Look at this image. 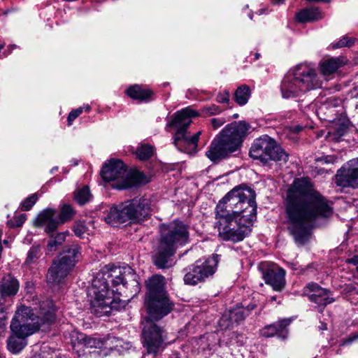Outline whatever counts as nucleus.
Returning a JSON list of instances; mask_svg holds the SVG:
<instances>
[{
  "mask_svg": "<svg viewBox=\"0 0 358 358\" xmlns=\"http://www.w3.org/2000/svg\"><path fill=\"white\" fill-rule=\"evenodd\" d=\"M285 207L287 229L299 245L308 241L317 217H328L333 213L329 201L304 179L294 180L287 190Z\"/></svg>",
  "mask_w": 358,
  "mask_h": 358,
  "instance_id": "1",
  "label": "nucleus"
},
{
  "mask_svg": "<svg viewBox=\"0 0 358 358\" xmlns=\"http://www.w3.org/2000/svg\"><path fill=\"white\" fill-rule=\"evenodd\" d=\"M37 315L30 307L22 306L17 309L10 328L15 336H10L8 341V348L13 353L20 352L26 345L22 340L35 332L41 325L50 324L55 320V308L53 301L45 299L39 303L35 308Z\"/></svg>",
  "mask_w": 358,
  "mask_h": 358,
  "instance_id": "2",
  "label": "nucleus"
},
{
  "mask_svg": "<svg viewBox=\"0 0 358 358\" xmlns=\"http://www.w3.org/2000/svg\"><path fill=\"white\" fill-rule=\"evenodd\" d=\"M250 125L245 122L227 124L213 140L206 156L213 163L229 157L240 149Z\"/></svg>",
  "mask_w": 358,
  "mask_h": 358,
  "instance_id": "3",
  "label": "nucleus"
},
{
  "mask_svg": "<svg viewBox=\"0 0 358 358\" xmlns=\"http://www.w3.org/2000/svg\"><path fill=\"white\" fill-rule=\"evenodd\" d=\"M255 192L251 188L236 187L217 204L215 213L232 215L243 219H257Z\"/></svg>",
  "mask_w": 358,
  "mask_h": 358,
  "instance_id": "4",
  "label": "nucleus"
},
{
  "mask_svg": "<svg viewBox=\"0 0 358 358\" xmlns=\"http://www.w3.org/2000/svg\"><path fill=\"white\" fill-rule=\"evenodd\" d=\"M322 87L315 69L308 63H301L289 70L282 80L280 92L284 99L294 98Z\"/></svg>",
  "mask_w": 358,
  "mask_h": 358,
  "instance_id": "5",
  "label": "nucleus"
},
{
  "mask_svg": "<svg viewBox=\"0 0 358 358\" xmlns=\"http://www.w3.org/2000/svg\"><path fill=\"white\" fill-rule=\"evenodd\" d=\"M160 241L155 264L159 268L168 266L169 259L173 256L178 246L188 243L189 226L182 221L175 220L160 225Z\"/></svg>",
  "mask_w": 358,
  "mask_h": 358,
  "instance_id": "6",
  "label": "nucleus"
},
{
  "mask_svg": "<svg viewBox=\"0 0 358 358\" xmlns=\"http://www.w3.org/2000/svg\"><path fill=\"white\" fill-rule=\"evenodd\" d=\"M111 278L113 286L120 284L124 287V278L121 267L113 265H106L96 274L88 288L87 296L92 307L105 308L110 305L112 308H115V301L111 299L108 289V279Z\"/></svg>",
  "mask_w": 358,
  "mask_h": 358,
  "instance_id": "7",
  "label": "nucleus"
},
{
  "mask_svg": "<svg viewBox=\"0 0 358 358\" xmlns=\"http://www.w3.org/2000/svg\"><path fill=\"white\" fill-rule=\"evenodd\" d=\"M146 320H159L167 315L173 308V303L170 301L165 289V279L162 275H153L146 282Z\"/></svg>",
  "mask_w": 358,
  "mask_h": 358,
  "instance_id": "8",
  "label": "nucleus"
},
{
  "mask_svg": "<svg viewBox=\"0 0 358 358\" xmlns=\"http://www.w3.org/2000/svg\"><path fill=\"white\" fill-rule=\"evenodd\" d=\"M150 210V200L143 197L113 206L107 211L104 220L111 226L128 221L140 222L149 216Z\"/></svg>",
  "mask_w": 358,
  "mask_h": 358,
  "instance_id": "9",
  "label": "nucleus"
},
{
  "mask_svg": "<svg viewBox=\"0 0 358 358\" xmlns=\"http://www.w3.org/2000/svg\"><path fill=\"white\" fill-rule=\"evenodd\" d=\"M102 178L106 181H114L113 187L117 189H125L148 182L146 176L138 171L127 172V167L120 159H111L106 164L101 171Z\"/></svg>",
  "mask_w": 358,
  "mask_h": 358,
  "instance_id": "10",
  "label": "nucleus"
},
{
  "mask_svg": "<svg viewBox=\"0 0 358 358\" xmlns=\"http://www.w3.org/2000/svg\"><path fill=\"white\" fill-rule=\"evenodd\" d=\"M215 227L219 237L224 241L234 243L243 241L251 232L252 219H243L232 215L215 213Z\"/></svg>",
  "mask_w": 358,
  "mask_h": 358,
  "instance_id": "11",
  "label": "nucleus"
},
{
  "mask_svg": "<svg viewBox=\"0 0 358 358\" xmlns=\"http://www.w3.org/2000/svg\"><path fill=\"white\" fill-rule=\"evenodd\" d=\"M80 255V248L76 245L66 248L53 261L47 274V282L51 286L62 284L69 274Z\"/></svg>",
  "mask_w": 358,
  "mask_h": 358,
  "instance_id": "12",
  "label": "nucleus"
},
{
  "mask_svg": "<svg viewBox=\"0 0 358 358\" xmlns=\"http://www.w3.org/2000/svg\"><path fill=\"white\" fill-rule=\"evenodd\" d=\"M250 156L264 164L273 161L280 164H285L289 155L277 142L267 135L257 138L250 149Z\"/></svg>",
  "mask_w": 358,
  "mask_h": 358,
  "instance_id": "13",
  "label": "nucleus"
},
{
  "mask_svg": "<svg viewBox=\"0 0 358 358\" xmlns=\"http://www.w3.org/2000/svg\"><path fill=\"white\" fill-rule=\"evenodd\" d=\"M219 255H214L206 259H199L185 268L184 282L188 285H196L212 276L217 268Z\"/></svg>",
  "mask_w": 358,
  "mask_h": 358,
  "instance_id": "14",
  "label": "nucleus"
},
{
  "mask_svg": "<svg viewBox=\"0 0 358 358\" xmlns=\"http://www.w3.org/2000/svg\"><path fill=\"white\" fill-rule=\"evenodd\" d=\"M75 212L69 204L60 206V213L57 219V211L54 208H48L41 212L36 219L37 226H43L48 234L55 231L60 224L70 221L74 216Z\"/></svg>",
  "mask_w": 358,
  "mask_h": 358,
  "instance_id": "15",
  "label": "nucleus"
},
{
  "mask_svg": "<svg viewBox=\"0 0 358 358\" xmlns=\"http://www.w3.org/2000/svg\"><path fill=\"white\" fill-rule=\"evenodd\" d=\"M166 335L152 321L146 320L142 331V343L148 354L156 356L166 346Z\"/></svg>",
  "mask_w": 358,
  "mask_h": 358,
  "instance_id": "16",
  "label": "nucleus"
},
{
  "mask_svg": "<svg viewBox=\"0 0 358 358\" xmlns=\"http://www.w3.org/2000/svg\"><path fill=\"white\" fill-rule=\"evenodd\" d=\"M78 341L85 348L98 349V355L102 357L107 356L113 350L120 351L123 347L122 341L113 336L101 339L80 334L78 336Z\"/></svg>",
  "mask_w": 358,
  "mask_h": 358,
  "instance_id": "17",
  "label": "nucleus"
},
{
  "mask_svg": "<svg viewBox=\"0 0 358 358\" xmlns=\"http://www.w3.org/2000/svg\"><path fill=\"white\" fill-rule=\"evenodd\" d=\"M263 279L277 292L282 291L286 285L285 271L278 265L272 263H264L261 266Z\"/></svg>",
  "mask_w": 358,
  "mask_h": 358,
  "instance_id": "18",
  "label": "nucleus"
},
{
  "mask_svg": "<svg viewBox=\"0 0 358 358\" xmlns=\"http://www.w3.org/2000/svg\"><path fill=\"white\" fill-rule=\"evenodd\" d=\"M199 113H176L173 117L168 120L166 129L171 131V129L176 130L173 143L177 148L181 143V140L187 134V128L192 122V117H197Z\"/></svg>",
  "mask_w": 358,
  "mask_h": 358,
  "instance_id": "19",
  "label": "nucleus"
},
{
  "mask_svg": "<svg viewBox=\"0 0 358 358\" xmlns=\"http://www.w3.org/2000/svg\"><path fill=\"white\" fill-rule=\"evenodd\" d=\"M335 182L342 187L358 188V159L350 161L337 171Z\"/></svg>",
  "mask_w": 358,
  "mask_h": 358,
  "instance_id": "20",
  "label": "nucleus"
},
{
  "mask_svg": "<svg viewBox=\"0 0 358 358\" xmlns=\"http://www.w3.org/2000/svg\"><path fill=\"white\" fill-rule=\"evenodd\" d=\"M303 293L309 300L317 304V308L319 312L322 313L324 308L334 301L331 296L330 290L322 288L317 283L310 282L303 289Z\"/></svg>",
  "mask_w": 358,
  "mask_h": 358,
  "instance_id": "21",
  "label": "nucleus"
},
{
  "mask_svg": "<svg viewBox=\"0 0 358 358\" xmlns=\"http://www.w3.org/2000/svg\"><path fill=\"white\" fill-rule=\"evenodd\" d=\"M290 323L291 320L288 318L281 319L276 322L265 326L261 330V335L266 338L277 336L282 339H285L288 335L287 327Z\"/></svg>",
  "mask_w": 358,
  "mask_h": 358,
  "instance_id": "22",
  "label": "nucleus"
},
{
  "mask_svg": "<svg viewBox=\"0 0 358 358\" xmlns=\"http://www.w3.org/2000/svg\"><path fill=\"white\" fill-rule=\"evenodd\" d=\"M248 312V309L237 308L225 313L220 320V327L225 330L231 329L234 324H238L243 322Z\"/></svg>",
  "mask_w": 358,
  "mask_h": 358,
  "instance_id": "23",
  "label": "nucleus"
},
{
  "mask_svg": "<svg viewBox=\"0 0 358 358\" xmlns=\"http://www.w3.org/2000/svg\"><path fill=\"white\" fill-rule=\"evenodd\" d=\"M333 124L337 126L333 134V140L339 141L342 136H346L350 132L356 131V128L350 123V120L342 113L339 117L334 119Z\"/></svg>",
  "mask_w": 358,
  "mask_h": 358,
  "instance_id": "24",
  "label": "nucleus"
},
{
  "mask_svg": "<svg viewBox=\"0 0 358 358\" xmlns=\"http://www.w3.org/2000/svg\"><path fill=\"white\" fill-rule=\"evenodd\" d=\"M122 273L124 280V287L129 289L133 294L140 292L141 287L138 276L133 268L129 266L122 267Z\"/></svg>",
  "mask_w": 358,
  "mask_h": 358,
  "instance_id": "25",
  "label": "nucleus"
},
{
  "mask_svg": "<svg viewBox=\"0 0 358 358\" xmlns=\"http://www.w3.org/2000/svg\"><path fill=\"white\" fill-rule=\"evenodd\" d=\"M20 287L18 280L11 275H7L0 281V292L7 296H15Z\"/></svg>",
  "mask_w": 358,
  "mask_h": 358,
  "instance_id": "26",
  "label": "nucleus"
},
{
  "mask_svg": "<svg viewBox=\"0 0 358 358\" xmlns=\"http://www.w3.org/2000/svg\"><path fill=\"white\" fill-rule=\"evenodd\" d=\"M128 96L134 100L142 101H149L153 94L152 92L147 88H144L138 85L130 86L126 90Z\"/></svg>",
  "mask_w": 358,
  "mask_h": 358,
  "instance_id": "27",
  "label": "nucleus"
},
{
  "mask_svg": "<svg viewBox=\"0 0 358 358\" xmlns=\"http://www.w3.org/2000/svg\"><path fill=\"white\" fill-rule=\"evenodd\" d=\"M344 64L341 57H331L320 63V72L324 76H330L337 71Z\"/></svg>",
  "mask_w": 358,
  "mask_h": 358,
  "instance_id": "28",
  "label": "nucleus"
},
{
  "mask_svg": "<svg viewBox=\"0 0 358 358\" xmlns=\"http://www.w3.org/2000/svg\"><path fill=\"white\" fill-rule=\"evenodd\" d=\"M201 134V131H198L192 136H187L186 134L181 140V143L177 146V148L181 152L188 154L195 152L196 151L197 143Z\"/></svg>",
  "mask_w": 358,
  "mask_h": 358,
  "instance_id": "29",
  "label": "nucleus"
},
{
  "mask_svg": "<svg viewBox=\"0 0 358 358\" xmlns=\"http://www.w3.org/2000/svg\"><path fill=\"white\" fill-rule=\"evenodd\" d=\"M299 22L317 21L322 18V13L318 8H307L300 10L296 15Z\"/></svg>",
  "mask_w": 358,
  "mask_h": 358,
  "instance_id": "30",
  "label": "nucleus"
},
{
  "mask_svg": "<svg viewBox=\"0 0 358 358\" xmlns=\"http://www.w3.org/2000/svg\"><path fill=\"white\" fill-rule=\"evenodd\" d=\"M251 95V91L249 86L243 85L238 87L234 94V101L239 106L245 105Z\"/></svg>",
  "mask_w": 358,
  "mask_h": 358,
  "instance_id": "31",
  "label": "nucleus"
},
{
  "mask_svg": "<svg viewBox=\"0 0 358 358\" xmlns=\"http://www.w3.org/2000/svg\"><path fill=\"white\" fill-rule=\"evenodd\" d=\"M68 231L57 233L55 236H52L48 243V249L49 251H56L59 245H61L66 240Z\"/></svg>",
  "mask_w": 358,
  "mask_h": 358,
  "instance_id": "32",
  "label": "nucleus"
},
{
  "mask_svg": "<svg viewBox=\"0 0 358 358\" xmlns=\"http://www.w3.org/2000/svg\"><path fill=\"white\" fill-rule=\"evenodd\" d=\"M92 197L90 189L85 186L81 189L76 190L74 193V199L80 205H84L88 202Z\"/></svg>",
  "mask_w": 358,
  "mask_h": 358,
  "instance_id": "33",
  "label": "nucleus"
},
{
  "mask_svg": "<svg viewBox=\"0 0 358 358\" xmlns=\"http://www.w3.org/2000/svg\"><path fill=\"white\" fill-rule=\"evenodd\" d=\"M154 148L152 146L148 144H143L137 148L136 150V155L138 159L144 161L150 159L152 156Z\"/></svg>",
  "mask_w": 358,
  "mask_h": 358,
  "instance_id": "34",
  "label": "nucleus"
},
{
  "mask_svg": "<svg viewBox=\"0 0 358 358\" xmlns=\"http://www.w3.org/2000/svg\"><path fill=\"white\" fill-rule=\"evenodd\" d=\"M41 249L39 245H33L31 247L27 253V257L25 264L27 265L35 263L41 256Z\"/></svg>",
  "mask_w": 358,
  "mask_h": 358,
  "instance_id": "35",
  "label": "nucleus"
},
{
  "mask_svg": "<svg viewBox=\"0 0 358 358\" xmlns=\"http://www.w3.org/2000/svg\"><path fill=\"white\" fill-rule=\"evenodd\" d=\"M38 199V196L37 194H32L21 203V209L24 211L29 210L32 208V206L36 203Z\"/></svg>",
  "mask_w": 358,
  "mask_h": 358,
  "instance_id": "36",
  "label": "nucleus"
},
{
  "mask_svg": "<svg viewBox=\"0 0 358 358\" xmlns=\"http://www.w3.org/2000/svg\"><path fill=\"white\" fill-rule=\"evenodd\" d=\"M26 220V217L24 215H20L18 216H15L13 220L8 221V225L11 227H21Z\"/></svg>",
  "mask_w": 358,
  "mask_h": 358,
  "instance_id": "37",
  "label": "nucleus"
},
{
  "mask_svg": "<svg viewBox=\"0 0 358 358\" xmlns=\"http://www.w3.org/2000/svg\"><path fill=\"white\" fill-rule=\"evenodd\" d=\"M354 44V41L352 38L348 37H343L337 43L332 44L334 49L340 48L343 47H350Z\"/></svg>",
  "mask_w": 358,
  "mask_h": 358,
  "instance_id": "38",
  "label": "nucleus"
},
{
  "mask_svg": "<svg viewBox=\"0 0 358 358\" xmlns=\"http://www.w3.org/2000/svg\"><path fill=\"white\" fill-rule=\"evenodd\" d=\"M73 229L75 234L80 238L87 231V227L83 222H76Z\"/></svg>",
  "mask_w": 358,
  "mask_h": 358,
  "instance_id": "39",
  "label": "nucleus"
},
{
  "mask_svg": "<svg viewBox=\"0 0 358 358\" xmlns=\"http://www.w3.org/2000/svg\"><path fill=\"white\" fill-rule=\"evenodd\" d=\"M357 341H358V332H355L354 334H350L348 338L342 340L340 345L341 346L350 345L353 342H355Z\"/></svg>",
  "mask_w": 358,
  "mask_h": 358,
  "instance_id": "40",
  "label": "nucleus"
},
{
  "mask_svg": "<svg viewBox=\"0 0 358 358\" xmlns=\"http://www.w3.org/2000/svg\"><path fill=\"white\" fill-rule=\"evenodd\" d=\"M211 124L214 129H217L226 122V120L224 117H215L210 120Z\"/></svg>",
  "mask_w": 358,
  "mask_h": 358,
  "instance_id": "41",
  "label": "nucleus"
},
{
  "mask_svg": "<svg viewBox=\"0 0 358 358\" xmlns=\"http://www.w3.org/2000/svg\"><path fill=\"white\" fill-rule=\"evenodd\" d=\"M230 94L227 91L220 93L217 96V100L220 103H227L229 101Z\"/></svg>",
  "mask_w": 358,
  "mask_h": 358,
  "instance_id": "42",
  "label": "nucleus"
},
{
  "mask_svg": "<svg viewBox=\"0 0 358 358\" xmlns=\"http://www.w3.org/2000/svg\"><path fill=\"white\" fill-rule=\"evenodd\" d=\"M338 157L334 155H328L324 157H321L317 159V161L321 162L324 164H334L336 162Z\"/></svg>",
  "mask_w": 358,
  "mask_h": 358,
  "instance_id": "43",
  "label": "nucleus"
},
{
  "mask_svg": "<svg viewBox=\"0 0 358 358\" xmlns=\"http://www.w3.org/2000/svg\"><path fill=\"white\" fill-rule=\"evenodd\" d=\"M79 113H69L67 117L68 126H71L73 122L78 117Z\"/></svg>",
  "mask_w": 358,
  "mask_h": 358,
  "instance_id": "44",
  "label": "nucleus"
},
{
  "mask_svg": "<svg viewBox=\"0 0 358 358\" xmlns=\"http://www.w3.org/2000/svg\"><path fill=\"white\" fill-rule=\"evenodd\" d=\"M346 262L355 265L356 266V271L358 272V256H354L350 259H348Z\"/></svg>",
  "mask_w": 358,
  "mask_h": 358,
  "instance_id": "45",
  "label": "nucleus"
},
{
  "mask_svg": "<svg viewBox=\"0 0 358 358\" xmlns=\"http://www.w3.org/2000/svg\"><path fill=\"white\" fill-rule=\"evenodd\" d=\"M6 333V322H0V338L5 336Z\"/></svg>",
  "mask_w": 358,
  "mask_h": 358,
  "instance_id": "46",
  "label": "nucleus"
},
{
  "mask_svg": "<svg viewBox=\"0 0 358 358\" xmlns=\"http://www.w3.org/2000/svg\"><path fill=\"white\" fill-rule=\"evenodd\" d=\"M91 109H92L91 106L89 104H86V105H84L82 107H79V108H76L75 110H72L71 112L78 113V112H83L84 110L87 112V111L90 110Z\"/></svg>",
  "mask_w": 358,
  "mask_h": 358,
  "instance_id": "47",
  "label": "nucleus"
},
{
  "mask_svg": "<svg viewBox=\"0 0 358 358\" xmlns=\"http://www.w3.org/2000/svg\"><path fill=\"white\" fill-rule=\"evenodd\" d=\"M6 316L3 310H0V322H6Z\"/></svg>",
  "mask_w": 358,
  "mask_h": 358,
  "instance_id": "48",
  "label": "nucleus"
},
{
  "mask_svg": "<svg viewBox=\"0 0 358 358\" xmlns=\"http://www.w3.org/2000/svg\"><path fill=\"white\" fill-rule=\"evenodd\" d=\"M177 112H187V113H189V112H196L194 109H192V108L190 107H187V108H182L180 110H178Z\"/></svg>",
  "mask_w": 358,
  "mask_h": 358,
  "instance_id": "49",
  "label": "nucleus"
},
{
  "mask_svg": "<svg viewBox=\"0 0 358 358\" xmlns=\"http://www.w3.org/2000/svg\"><path fill=\"white\" fill-rule=\"evenodd\" d=\"M319 329L322 330V331L327 330V324L322 322L321 324L319 326Z\"/></svg>",
  "mask_w": 358,
  "mask_h": 358,
  "instance_id": "50",
  "label": "nucleus"
},
{
  "mask_svg": "<svg viewBox=\"0 0 358 358\" xmlns=\"http://www.w3.org/2000/svg\"><path fill=\"white\" fill-rule=\"evenodd\" d=\"M308 1H310V2H325V3H329L331 1V0H307Z\"/></svg>",
  "mask_w": 358,
  "mask_h": 358,
  "instance_id": "51",
  "label": "nucleus"
},
{
  "mask_svg": "<svg viewBox=\"0 0 358 358\" xmlns=\"http://www.w3.org/2000/svg\"><path fill=\"white\" fill-rule=\"evenodd\" d=\"M217 110V108L215 105H212L210 108L207 109L206 112H210V110H214L216 111Z\"/></svg>",
  "mask_w": 358,
  "mask_h": 358,
  "instance_id": "52",
  "label": "nucleus"
},
{
  "mask_svg": "<svg viewBox=\"0 0 358 358\" xmlns=\"http://www.w3.org/2000/svg\"><path fill=\"white\" fill-rule=\"evenodd\" d=\"M170 358H180L178 352H173L171 355Z\"/></svg>",
  "mask_w": 358,
  "mask_h": 358,
  "instance_id": "53",
  "label": "nucleus"
},
{
  "mask_svg": "<svg viewBox=\"0 0 358 358\" xmlns=\"http://www.w3.org/2000/svg\"><path fill=\"white\" fill-rule=\"evenodd\" d=\"M5 297L6 296L2 294V292H0V305L3 303Z\"/></svg>",
  "mask_w": 358,
  "mask_h": 358,
  "instance_id": "54",
  "label": "nucleus"
},
{
  "mask_svg": "<svg viewBox=\"0 0 358 358\" xmlns=\"http://www.w3.org/2000/svg\"><path fill=\"white\" fill-rule=\"evenodd\" d=\"M284 0H272V2L273 3H280L281 2H282Z\"/></svg>",
  "mask_w": 358,
  "mask_h": 358,
  "instance_id": "55",
  "label": "nucleus"
},
{
  "mask_svg": "<svg viewBox=\"0 0 358 358\" xmlns=\"http://www.w3.org/2000/svg\"><path fill=\"white\" fill-rule=\"evenodd\" d=\"M259 57H260L259 53L256 52V53L255 54V60H257V59L259 58Z\"/></svg>",
  "mask_w": 358,
  "mask_h": 358,
  "instance_id": "56",
  "label": "nucleus"
},
{
  "mask_svg": "<svg viewBox=\"0 0 358 358\" xmlns=\"http://www.w3.org/2000/svg\"><path fill=\"white\" fill-rule=\"evenodd\" d=\"M301 129H302V127H300V126H297V127H296V131H301Z\"/></svg>",
  "mask_w": 358,
  "mask_h": 358,
  "instance_id": "57",
  "label": "nucleus"
},
{
  "mask_svg": "<svg viewBox=\"0 0 358 358\" xmlns=\"http://www.w3.org/2000/svg\"><path fill=\"white\" fill-rule=\"evenodd\" d=\"M314 106H315V105L311 104V105L310 106V110H313V107H314Z\"/></svg>",
  "mask_w": 358,
  "mask_h": 358,
  "instance_id": "58",
  "label": "nucleus"
},
{
  "mask_svg": "<svg viewBox=\"0 0 358 358\" xmlns=\"http://www.w3.org/2000/svg\"><path fill=\"white\" fill-rule=\"evenodd\" d=\"M271 300L272 301H275L276 300V297L275 296H272L271 297Z\"/></svg>",
  "mask_w": 358,
  "mask_h": 358,
  "instance_id": "59",
  "label": "nucleus"
},
{
  "mask_svg": "<svg viewBox=\"0 0 358 358\" xmlns=\"http://www.w3.org/2000/svg\"><path fill=\"white\" fill-rule=\"evenodd\" d=\"M238 114H236V113H235V114L234 115V118H237V117H238Z\"/></svg>",
  "mask_w": 358,
  "mask_h": 358,
  "instance_id": "60",
  "label": "nucleus"
},
{
  "mask_svg": "<svg viewBox=\"0 0 358 358\" xmlns=\"http://www.w3.org/2000/svg\"><path fill=\"white\" fill-rule=\"evenodd\" d=\"M249 17H250V19H252V14H250Z\"/></svg>",
  "mask_w": 358,
  "mask_h": 358,
  "instance_id": "61",
  "label": "nucleus"
},
{
  "mask_svg": "<svg viewBox=\"0 0 358 358\" xmlns=\"http://www.w3.org/2000/svg\"><path fill=\"white\" fill-rule=\"evenodd\" d=\"M357 292H358V291H357Z\"/></svg>",
  "mask_w": 358,
  "mask_h": 358,
  "instance_id": "62",
  "label": "nucleus"
}]
</instances>
